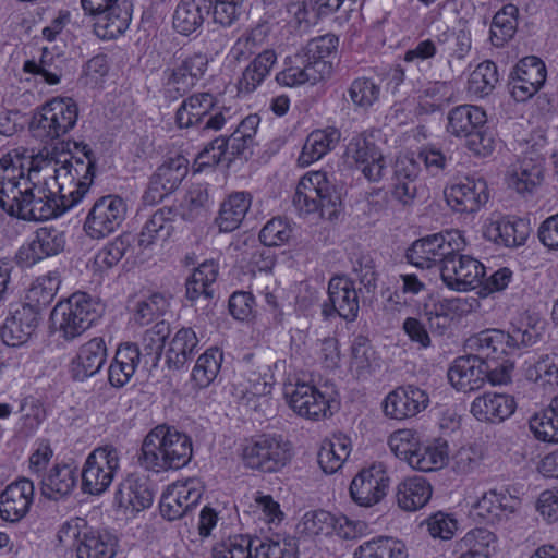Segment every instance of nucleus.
I'll use <instances>...</instances> for the list:
<instances>
[{"label":"nucleus","mask_w":558,"mask_h":558,"mask_svg":"<svg viewBox=\"0 0 558 558\" xmlns=\"http://www.w3.org/2000/svg\"><path fill=\"white\" fill-rule=\"evenodd\" d=\"M28 163L25 168L16 150L0 159V207L26 221L48 220L69 210L46 172Z\"/></svg>","instance_id":"f257e3e1"},{"label":"nucleus","mask_w":558,"mask_h":558,"mask_svg":"<svg viewBox=\"0 0 558 558\" xmlns=\"http://www.w3.org/2000/svg\"><path fill=\"white\" fill-rule=\"evenodd\" d=\"M192 452V440L186 434L158 425L145 437L138 461L144 469L159 473L185 466Z\"/></svg>","instance_id":"f03ea898"},{"label":"nucleus","mask_w":558,"mask_h":558,"mask_svg":"<svg viewBox=\"0 0 558 558\" xmlns=\"http://www.w3.org/2000/svg\"><path fill=\"white\" fill-rule=\"evenodd\" d=\"M539 333L533 327H511L509 330L488 328L482 330L465 341L466 349L474 352L483 361H509L508 356L520 353L521 350L535 344Z\"/></svg>","instance_id":"7ed1b4c3"},{"label":"nucleus","mask_w":558,"mask_h":558,"mask_svg":"<svg viewBox=\"0 0 558 558\" xmlns=\"http://www.w3.org/2000/svg\"><path fill=\"white\" fill-rule=\"evenodd\" d=\"M292 204L302 216L317 215L327 220L337 219L342 207L340 192L322 171L301 178Z\"/></svg>","instance_id":"20e7f679"},{"label":"nucleus","mask_w":558,"mask_h":558,"mask_svg":"<svg viewBox=\"0 0 558 558\" xmlns=\"http://www.w3.org/2000/svg\"><path fill=\"white\" fill-rule=\"evenodd\" d=\"M238 120L236 108L220 105L215 95L206 92L189 96L175 112L179 128L199 126L202 132H218Z\"/></svg>","instance_id":"39448f33"},{"label":"nucleus","mask_w":558,"mask_h":558,"mask_svg":"<svg viewBox=\"0 0 558 558\" xmlns=\"http://www.w3.org/2000/svg\"><path fill=\"white\" fill-rule=\"evenodd\" d=\"M100 315V305L88 294L77 292L54 306L51 320L65 340H73L87 330Z\"/></svg>","instance_id":"423d86ee"},{"label":"nucleus","mask_w":558,"mask_h":558,"mask_svg":"<svg viewBox=\"0 0 558 558\" xmlns=\"http://www.w3.org/2000/svg\"><path fill=\"white\" fill-rule=\"evenodd\" d=\"M78 109L71 98H53L34 112L29 130L34 137L50 143L69 133L76 124Z\"/></svg>","instance_id":"0eeeda50"},{"label":"nucleus","mask_w":558,"mask_h":558,"mask_svg":"<svg viewBox=\"0 0 558 558\" xmlns=\"http://www.w3.org/2000/svg\"><path fill=\"white\" fill-rule=\"evenodd\" d=\"M43 171L49 177L50 182L58 189L65 207L75 206L88 192L95 177L94 161H84L78 157H71L59 168L46 166Z\"/></svg>","instance_id":"6e6552de"},{"label":"nucleus","mask_w":558,"mask_h":558,"mask_svg":"<svg viewBox=\"0 0 558 558\" xmlns=\"http://www.w3.org/2000/svg\"><path fill=\"white\" fill-rule=\"evenodd\" d=\"M465 240L458 230L435 233L418 239L408 248L405 257L408 262L422 269L435 266L442 267L448 256L456 251H463Z\"/></svg>","instance_id":"1a4fd4ad"},{"label":"nucleus","mask_w":558,"mask_h":558,"mask_svg":"<svg viewBox=\"0 0 558 558\" xmlns=\"http://www.w3.org/2000/svg\"><path fill=\"white\" fill-rule=\"evenodd\" d=\"M291 457L290 442L276 434L257 436L247 441L242 449L244 465L266 473L281 470Z\"/></svg>","instance_id":"9d476101"},{"label":"nucleus","mask_w":558,"mask_h":558,"mask_svg":"<svg viewBox=\"0 0 558 558\" xmlns=\"http://www.w3.org/2000/svg\"><path fill=\"white\" fill-rule=\"evenodd\" d=\"M128 205L116 194L98 197L85 217L83 231L93 240H102L114 233L126 218Z\"/></svg>","instance_id":"9b49d317"},{"label":"nucleus","mask_w":558,"mask_h":558,"mask_svg":"<svg viewBox=\"0 0 558 558\" xmlns=\"http://www.w3.org/2000/svg\"><path fill=\"white\" fill-rule=\"evenodd\" d=\"M120 469V454L110 445L95 448L86 458L81 475L82 490L89 495H101L111 485Z\"/></svg>","instance_id":"f8f14e48"},{"label":"nucleus","mask_w":558,"mask_h":558,"mask_svg":"<svg viewBox=\"0 0 558 558\" xmlns=\"http://www.w3.org/2000/svg\"><path fill=\"white\" fill-rule=\"evenodd\" d=\"M85 13L96 17L95 33L102 39L122 35L132 19V5L123 0H81Z\"/></svg>","instance_id":"ddd939ff"},{"label":"nucleus","mask_w":558,"mask_h":558,"mask_svg":"<svg viewBox=\"0 0 558 558\" xmlns=\"http://www.w3.org/2000/svg\"><path fill=\"white\" fill-rule=\"evenodd\" d=\"M462 251L451 253L440 267L444 283L457 291H468L482 284L485 267L477 259L461 254Z\"/></svg>","instance_id":"4468645a"},{"label":"nucleus","mask_w":558,"mask_h":558,"mask_svg":"<svg viewBox=\"0 0 558 558\" xmlns=\"http://www.w3.org/2000/svg\"><path fill=\"white\" fill-rule=\"evenodd\" d=\"M204 485L199 478L190 477L170 485L160 500V513L168 521L186 515L199 502Z\"/></svg>","instance_id":"2eb2a0df"},{"label":"nucleus","mask_w":558,"mask_h":558,"mask_svg":"<svg viewBox=\"0 0 558 558\" xmlns=\"http://www.w3.org/2000/svg\"><path fill=\"white\" fill-rule=\"evenodd\" d=\"M390 478L383 464L361 470L350 484V496L361 507H373L386 495Z\"/></svg>","instance_id":"dca6fc26"},{"label":"nucleus","mask_w":558,"mask_h":558,"mask_svg":"<svg viewBox=\"0 0 558 558\" xmlns=\"http://www.w3.org/2000/svg\"><path fill=\"white\" fill-rule=\"evenodd\" d=\"M359 308L354 281L345 275L333 276L328 282V301L323 305V315H338L347 322H353L357 317Z\"/></svg>","instance_id":"f3484780"},{"label":"nucleus","mask_w":558,"mask_h":558,"mask_svg":"<svg viewBox=\"0 0 558 558\" xmlns=\"http://www.w3.org/2000/svg\"><path fill=\"white\" fill-rule=\"evenodd\" d=\"M284 396L290 408L300 416L308 420H319L331 414L329 399L314 385L298 381L284 388Z\"/></svg>","instance_id":"a211bd4d"},{"label":"nucleus","mask_w":558,"mask_h":558,"mask_svg":"<svg viewBox=\"0 0 558 558\" xmlns=\"http://www.w3.org/2000/svg\"><path fill=\"white\" fill-rule=\"evenodd\" d=\"M447 204L456 213L478 211L489 198L487 183L482 178L465 177L445 189Z\"/></svg>","instance_id":"6ab92c4d"},{"label":"nucleus","mask_w":558,"mask_h":558,"mask_svg":"<svg viewBox=\"0 0 558 558\" xmlns=\"http://www.w3.org/2000/svg\"><path fill=\"white\" fill-rule=\"evenodd\" d=\"M545 63L535 56L520 60L511 73L509 83L511 96L520 102L532 98L546 81Z\"/></svg>","instance_id":"aec40b11"},{"label":"nucleus","mask_w":558,"mask_h":558,"mask_svg":"<svg viewBox=\"0 0 558 558\" xmlns=\"http://www.w3.org/2000/svg\"><path fill=\"white\" fill-rule=\"evenodd\" d=\"M65 233L52 226L40 227L28 245L19 248L15 255L16 263L29 267L41 259L54 256L64 250Z\"/></svg>","instance_id":"412c9836"},{"label":"nucleus","mask_w":558,"mask_h":558,"mask_svg":"<svg viewBox=\"0 0 558 558\" xmlns=\"http://www.w3.org/2000/svg\"><path fill=\"white\" fill-rule=\"evenodd\" d=\"M187 159L181 155L165 160L153 174L144 198L151 203L161 202L179 187L187 174Z\"/></svg>","instance_id":"4be33fe9"},{"label":"nucleus","mask_w":558,"mask_h":558,"mask_svg":"<svg viewBox=\"0 0 558 558\" xmlns=\"http://www.w3.org/2000/svg\"><path fill=\"white\" fill-rule=\"evenodd\" d=\"M348 155L369 182H379L385 177L386 159L371 137L364 135L353 137L348 146Z\"/></svg>","instance_id":"5701e85b"},{"label":"nucleus","mask_w":558,"mask_h":558,"mask_svg":"<svg viewBox=\"0 0 558 558\" xmlns=\"http://www.w3.org/2000/svg\"><path fill=\"white\" fill-rule=\"evenodd\" d=\"M429 403L425 390L409 385L398 387L384 399L383 407L386 416L393 420H404L417 415Z\"/></svg>","instance_id":"b1692460"},{"label":"nucleus","mask_w":558,"mask_h":558,"mask_svg":"<svg viewBox=\"0 0 558 558\" xmlns=\"http://www.w3.org/2000/svg\"><path fill=\"white\" fill-rule=\"evenodd\" d=\"M520 505L518 498L509 494L505 488H493L484 492L472 505L474 517L486 523L496 524L507 520L514 513Z\"/></svg>","instance_id":"393cba45"},{"label":"nucleus","mask_w":558,"mask_h":558,"mask_svg":"<svg viewBox=\"0 0 558 558\" xmlns=\"http://www.w3.org/2000/svg\"><path fill=\"white\" fill-rule=\"evenodd\" d=\"M35 487L31 480L22 477L9 484L0 495V517L11 523L21 521L33 505Z\"/></svg>","instance_id":"a878e982"},{"label":"nucleus","mask_w":558,"mask_h":558,"mask_svg":"<svg viewBox=\"0 0 558 558\" xmlns=\"http://www.w3.org/2000/svg\"><path fill=\"white\" fill-rule=\"evenodd\" d=\"M487 362L474 352L457 357L448 369L447 376L457 390L470 392L480 389L487 378Z\"/></svg>","instance_id":"bb28decb"},{"label":"nucleus","mask_w":558,"mask_h":558,"mask_svg":"<svg viewBox=\"0 0 558 558\" xmlns=\"http://www.w3.org/2000/svg\"><path fill=\"white\" fill-rule=\"evenodd\" d=\"M209 59L206 53L194 52L186 56L174 68L167 70L166 86L183 95L203 78L208 68Z\"/></svg>","instance_id":"cd10ccee"},{"label":"nucleus","mask_w":558,"mask_h":558,"mask_svg":"<svg viewBox=\"0 0 558 558\" xmlns=\"http://www.w3.org/2000/svg\"><path fill=\"white\" fill-rule=\"evenodd\" d=\"M332 64L314 62L312 65L308 59L299 52L289 58L288 65L276 76L280 85L295 87L305 83L315 84L331 74Z\"/></svg>","instance_id":"c85d7f7f"},{"label":"nucleus","mask_w":558,"mask_h":558,"mask_svg":"<svg viewBox=\"0 0 558 558\" xmlns=\"http://www.w3.org/2000/svg\"><path fill=\"white\" fill-rule=\"evenodd\" d=\"M39 313L31 304H19L10 311L2 328L1 338L7 345L25 343L37 328Z\"/></svg>","instance_id":"c756f323"},{"label":"nucleus","mask_w":558,"mask_h":558,"mask_svg":"<svg viewBox=\"0 0 558 558\" xmlns=\"http://www.w3.org/2000/svg\"><path fill=\"white\" fill-rule=\"evenodd\" d=\"M515 410L512 396L498 392H485L471 403V413L480 422L498 424L510 417Z\"/></svg>","instance_id":"7c9ffc66"},{"label":"nucleus","mask_w":558,"mask_h":558,"mask_svg":"<svg viewBox=\"0 0 558 558\" xmlns=\"http://www.w3.org/2000/svg\"><path fill=\"white\" fill-rule=\"evenodd\" d=\"M484 236L497 245L517 247L527 239V227L522 220H511L499 214H493L485 221Z\"/></svg>","instance_id":"2f4dec72"},{"label":"nucleus","mask_w":558,"mask_h":558,"mask_svg":"<svg viewBox=\"0 0 558 558\" xmlns=\"http://www.w3.org/2000/svg\"><path fill=\"white\" fill-rule=\"evenodd\" d=\"M107 360V345L102 338H93L80 347L70 363L73 379L83 381L96 375Z\"/></svg>","instance_id":"473e14b6"},{"label":"nucleus","mask_w":558,"mask_h":558,"mask_svg":"<svg viewBox=\"0 0 558 558\" xmlns=\"http://www.w3.org/2000/svg\"><path fill=\"white\" fill-rule=\"evenodd\" d=\"M543 179V159L536 154L522 156L508 170L507 184L519 194L531 193Z\"/></svg>","instance_id":"72a5a7b5"},{"label":"nucleus","mask_w":558,"mask_h":558,"mask_svg":"<svg viewBox=\"0 0 558 558\" xmlns=\"http://www.w3.org/2000/svg\"><path fill=\"white\" fill-rule=\"evenodd\" d=\"M153 499L154 493L147 480L137 474H129L114 494V504L119 508L136 512L150 507Z\"/></svg>","instance_id":"f704fd0d"},{"label":"nucleus","mask_w":558,"mask_h":558,"mask_svg":"<svg viewBox=\"0 0 558 558\" xmlns=\"http://www.w3.org/2000/svg\"><path fill=\"white\" fill-rule=\"evenodd\" d=\"M142 359L136 343L126 342L118 347L108 368V381L114 388L124 387L134 376Z\"/></svg>","instance_id":"c9c22d12"},{"label":"nucleus","mask_w":558,"mask_h":558,"mask_svg":"<svg viewBox=\"0 0 558 558\" xmlns=\"http://www.w3.org/2000/svg\"><path fill=\"white\" fill-rule=\"evenodd\" d=\"M340 138L341 132L335 126L312 131L303 144L298 163L301 167H308L313 162L322 159L336 148Z\"/></svg>","instance_id":"e433bc0d"},{"label":"nucleus","mask_w":558,"mask_h":558,"mask_svg":"<svg viewBox=\"0 0 558 558\" xmlns=\"http://www.w3.org/2000/svg\"><path fill=\"white\" fill-rule=\"evenodd\" d=\"M211 4L213 0H180L172 20L174 29L184 36L198 31L203 26Z\"/></svg>","instance_id":"4c0bfd02"},{"label":"nucleus","mask_w":558,"mask_h":558,"mask_svg":"<svg viewBox=\"0 0 558 558\" xmlns=\"http://www.w3.org/2000/svg\"><path fill=\"white\" fill-rule=\"evenodd\" d=\"M118 538L106 529L88 526L77 546V558H113Z\"/></svg>","instance_id":"58836bf2"},{"label":"nucleus","mask_w":558,"mask_h":558,"mask_svg":"<svg viewBox=\"0 0 558 558\" xmlns=\"http://www.w3.org/2000/svg\"><path fill=\"white\" fill-rule=\"evenodd\" d=\"M487 122L486 112L478 106L460 105L449 110L446 130L456 137H468Z\"/></svg>","instance_id":"ea45409f"},{"label":"nucleus","mask_w":558,"mask_h":558,"mask_svg":"<svg viewBox=\"0 0 558 558\" xmlns=\"http://www.w3.org/2000/svg\"><path fill=\"white\" fill-rule=\"evenodd\" d=\"M252 205V195L248 192H233L220 205L216 225L221 232H232L243 222Z\"/></svg>","instance_id":"a19ab883"},{"label":"nucleus","mask_w":558,"mask_h":558,"mask_svg":"<svg viewBox=\"0 0 558 558\" xmlns=\"http://www.w3.org/2000/svg\"><path fill=\"white\" fill-rule=\"evenodd\" d=\"M77 482L75 469L69 464H56L41 480V495L51 500L69 496Z\"/></svg>","instance_id":"79ce46f5"},{"label":"nucleus","mask_w":558,"mask_h":558,"mask_svg":"<svg viewBox=\"0 0 558 558\" xmlns=\"http://www.w3.org/2000/svg\"><path fill=\"white\" fill-rule=\"evenodd\" d=\"M253 355H245L243 359L244 377L239 385L242 387L240 395L242 398L266 397L271 392L272 376L268 373V365H257L254 368Z\"/></svg>","instance_id":"37998d69"},{"label":"nucleus","mask_w":558,"mask_h":558,"mask_svg":"<svg viewBox=\"0 0 558 558\" xmlns=\"http://www.w3.org/2000/svg\"><path fill=\"white\" fill-rule=\"evenodd\" d=\"M432 493V485L423 476L408 477L397 487V502L405 511H416L428 502Z\"/></svg>","instance_id":"c03bdc74"},{"label":"nucleus","mask_w":558,"mask_h":558,"mask_svg":"<svg viewBox=\"0 0 558 558\" xmlns=\"http://www.w3.org/2000/svg\"><path fill=\"white\" fill-rule=\"evenodd\" d=\"M219 274L216 262H203L186 280V298L190 301L210 300L215 293V282Z\"/></svg>","instance_id":"a18cd8bd"},{"label":"nucleus","mask_w":558,"mask_h":558,"mask_svg":"<svg viewBox=\"0 0 558 558\" xmlns=\"http://www.w3.org/2000/svg\"><path fill=\"white\" fill-rule=\"evenodd\" d=\"M448 461V445L445 440L436 439L423 444L421 440L410 456L409 465L422 472H430L441 469Z\"/></svg>","instance_id":"49530a36"},{"label":"nucleus","mask_w":558,"mask_h":558,"mask_svg":"<svg viewBox=\"0 0 558 558\" xmlns=\"http://www.w3.org/2000/svg\"><path fill=\"white\" fill-rule=\"evenodd\" d=\"M276 62L277 54L272 49H266L258 53L245 68L239 80L240 92L246 94L254 92L270 74Z\"/></svg>","instance_id":"de8ad7c7"},{"label":"nucleus","mask_w":558,"mask_h":558,"mask_svg":"<svg viewBox=\"0 0 558 558\" xmlns=\"http://www.w3.org/2000/svg\"><path fill=\"white\" fill-rule=\"evenodd\" d=\"M171 209L161 208L157 210L151 217L145 222L138 234V246L143 250L151 248L165 242L173 230L171 219Z\"/></svg>","instance_id":"09e8293b"},{"label":"nucleus","mask_w":558,"mask_h":558,"mask_svg":"<svg viewBox=\"0 0 558 558\" xmlns=\"http://www.w3.org/2000/svg\"><path fill=\"white\" fill-rule=\"evenodd\" d=\"M198 339L192 328H181L172 338L167 351V364L170 368H182L197 351Z\"/></svg>","instance_id":"8fccbe9b"},{"label":"nucleus","mask_w":558,"mask_h":558,"mask_svg":"<svg viewBox=\"0 0 558 558\" xmlns=\"http://www.w3.org/2000/svg\"><path fill=\"white\" fill-rule=\"evenodd\" d=\"M518 16L519 9L512 3L505 4L495 13L489 28V40L495 47H502L514 36Z\"/></svg>","instance_id":"3c124183"},{"label":"nucleus","mask_w":558,"mask_h":558,"mask_svg":"<svg viewBox=\"0 0 558 558\" xmlns=\"http://www.w3.org/2000/svg\"><path fill=\"white\" fill-rule=\"evenodd\" d=\"M354 558H408L405 545L393 537L378 536L362 543Z\"/></svg>","instance_id":"603ef678"},{"label":"nucleus","mask_w":558,"mask_h":558,"mask_svg":"<svg viewBox=\"0 0 558 558\" xmlns=\"http://www.w3.org/2000/svg\"><path fill=\"white\" fill-rule=\"evenodd\" d=\"M526 378L545 390L558 387V351L542 354L526 368Z\"/></svg>","instance_id":"864d4df0"},{"label":"nucleus","mask_w":558,"mask_h":558,"mask_svg":"<svg viewBox=\"0 0 558 558\" xmlns=\"http://www.w3.org/2000/svg\"><path fill=\"white\" fill-rule=\"evenodd\" d=\"M254 558H295L298 547L295 539L288 535L274 534L265 539H252Z\"/></svg>","instance_id":"5fc2aeb1"},{"label":"nucleus","mask_w":558,"mask_h":558,"mask_svg":"<svg viewBox=\"0 0 558 558\" xmlns=\"http://www.w3.org/2000/svg\"><path fill=\"white\" fill-rule=\"evenodd\" d=\"M60 283V275L57 270L37 277L27 291L26 299L28 302L26 304L36 307L40 313L53 301Z\"/></svg>","instance_id":"6e6d98bb"},{"label":"nucleus","mask_w":558,"mask_h":558,"mask_svg":"<svg viewBox=\"0 0 558 558\" xmlns=\"http://www.w3.org/2000/svg\"><path fill=\"white\" fill-rule=\"evenodd\" d=\"M436 36L439 47L449 54L447 61L449 66H451V59L464 60L471 51V33L465 27L447 28Z\"/></svg>","instance_id":"4d7b16f0"},{"label":"nucleus","mask_w":558,"mask_h":558,"mask_svg":"<svg viewBox=\"0 0 558 558\" xmlns=\"http://www.w3.org/2000/svg\"><path fill=\"white\" fill-rule=\"evenodd\" d=\"M170 333V325L165 320L157 322L144 332L142 338V356L145 363H150L153 366L157 365Z\"/></svg>","instance_id":"13d9d810"},{"label":"nucleus","mask_w":558,"mask_h":558,"mask_svg":"<svg viewBox=\"0 0 558 558\" xmlns=\"http://www.w3.org/2000/svg\"><path fill=\"white\" fill-rule=\"evenodd\" d=\"M350 454V441L347 437H335L325 441L318 452V463L327 474L337 472Z\"/></svg>","instance_id":"bf43d9fd"},{"label":"nucleus","mask_w":558,"mask_h":558,"mask_svg":"<svg viewBox=\"0 0 558 558\" xmlns=\"http://www.w3.org/2000/svg\"><path fill=\"white\" fill-rule=\"evenodd\" d=\"M223 354L218 348L206 350L196 361L192 380L199 388L208 387L218 376Z\"/></svg>","instance_id":"052dcab7"},{"label":"nucleus","mask_w":558,"mask_h":558,"mask_svg":"<svg viewBox=\"0 0 558 558\" xmlns=\"http://www.w3.org/2000/svg\"><path fill=\"white\" fill-rule=\"evenodd\" d=\"M335 515L325 510L306 512L296 524V532L304 537L333 535Z\"/></svg>","instance_id":"680f3d73"},{"label":"nucleus","mask_w":558,"mask_h":558,"mask_svg":"<svg viewBox=\"0 0 558 558\" xmlns=\"http://www.w3.org/2000/svg\"><path fill=\"white\" fill-rule=\"evenodd\" d=\"M374 363L375 352L368 338L356 336L351 345L350 371L357 378H366L371 375Z\"/></svg>","instance_id":"e2e57ef3"},{"label":"nucleus","mask_w":558,"mask_h":558,"mask_svg":"<svg viewBox=\"0 0 558 558\" xmlns=\"http://www.w3.org/2000/svg\"><path fill=\"white\" fill-rule=\"evenodd\" d=\"M498 82L497 66L492 61L480 63L470 74L468 92L476 97L489 95Z\"/></svg>","instance_id":"0e129e2a"},{"label":"nucleus","mask_w":558,"mask_h":558,"mask_svg":"<svg viewBox=\"0 0 558 558\" xmlns=\"http://www.w3.org/2000/svg\"><path fill=\"white\" fill-rule=\"evenodd\" d=\"M132 239L131 234L124 233L106 244L95 256V267L105 271L116 266L132 248Z\"/></svg>","instance_id":"69168bd1"},{"label":"nucleus","mask_w":558,"mask_h":558,"mask_svg":"<svg viewBox=\"0 0 558 558\" xmlns=\"http://www.w3.org/2000/svg\"><path fill=\"white\" fill-rule=\"evenodd\" d=\"M348 95L357 109L368 110L379 100L380 85L368 77H357L348 88Z\"/></svg>","instance_id":"338daca9"},{"label":"nucleus","mask_w":558,"mask_h":558,"mask_svg":"<svg viewBox=\"0 0 558 558\" xmlns=\"http://www.w3.org/2000/svg\"><path fill=\"white\" fill-rule=\"evenodd\" d=\"M253 541L248 535L236 534L217 543L209 558H253Z\"/></svg>","instance_id":"774afa93"}]
</instances>
